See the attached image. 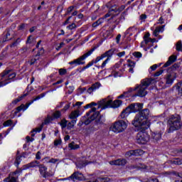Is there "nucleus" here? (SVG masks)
Here are the masks:
<instances>
[{"mask_svg": "<svg viewBox=\"0 0 182 182\" xmlns=\"http://www.w3.org/2000/svg\"><path fill=\"white\" fill-rule=\"evenodd\" d=\"M149 116H150V110L149 109H144L136 114L132 121V124L134 127L146 130L150 127V122L149 121Z\"/></svg>", "mask_w": 182, "mask_h": 182, "instance_id": "f257e3e1", "label": "nucleus"}, {"mask_svg": "<svg viewBox=\"0 0 182 182\" xmlns=\"http://www.w3.org/2000/svg\"><path fill=\"white\" fill-rule=\"evenodd\" d=\"M160 75V71H157L154 74L153 78H145L141 81V84L137 85L134 90H136V93L134 96H139V97H144L147 95V88L153 83V82H157V77Z\"/></svg>", "mask_w": 182, "mask_h": 182, "instance_id": "f03ea898", "label": "nucleus"}, {"mask_svg": "<svg viewBox=\"0 0 182 182\" xmlns=\"http://www.w3.org/2000/svg\"><path fill=\"white\" fill-rule=\"evenodd\" d=\"M178 68H180V65L175 63L168 69L167 73L164 77L165 87H170L174 83V80L177 78V70H178Z\"/></svg>", "mask_w": 182, "mask_h": 182, "instance_id": "7ed1b4c3", "label": "nucleus"}, {"mask_svg": "<svg viewBox=\"0 0 182 182\" xmlns=\"http://www.w3.org/2000/svg\"><path fill=\"white\" fill-rule=\"evenodd\" d=\"M99 114H100V113L99 112H96V107L91 108V109L87 112L84 117H82L80 121L77 124V126H79V127H82L83 124H85V126L90 124L93 120H95L97 118Z\"/></svg>", "mask_w": 182, "mask_h": 182, "instance_id": "20e7f679", "label": "nucleus"}, {"mask_svg": "<svg viewBox=\"0 0 182 182\" xmlns=\"http://www.w3.org/2000/svg\"><path fill=\"white\" fill-rule=\"evenodd\" d=\"M168 124L169 128L166 130L167 133H173L176 130H180L182 127L181 117L178 114L171 115L168 120Z\"/></svg>", "mask_w": 182, "mask_h": 182, "instance_id": "39448f33", "label": "nucleus"}, {"mask_svg": "<svg viewBox=\"0 0 182 182\" xmlns=\"http://www.w3.org/2000/svg\"><path fill=\"white\" fill-rule=\"evenodd\" d=\"M0 87L3 86H6L9 83L15 81V77H16V73L14 72L12 70L6 69L4 72L0 74Z\"/></svg>", "mask_w": 182, "mask_h": 182, "instance_id": "423d86ee", "label": "nucleus"}, {"mask_svg": "<svg viewBox=\"0 0 182 182\" xmlns=\"http://www.w3.org/2000/svg\"><path fill=\"white\" fill-rule=\"evenodd\" d=\"M122 103L123 102L120 100H116L113 102L112 100L103 99L99 101L98 105L99 107H102V109H107L109 107H112L113 109H116L117 107H120L122 106Z\"/></svg>", "mask_w": 182, "mask_h": 182, "instance_id": "0eeeda50", "label": "nucleus"}, {"mask_svg": "<svg viewBox=\"0 0 182 182\" xmlns=\"http://www.w3.org/2000/svg\"><path fill=\"white\" fill-rule=\"evenodd\" d=\"M143 109V104L134 103L129 105L124 111L122 112L120 116L122 119H124L129 113H136Z\"/></svg>", "mask_w": 182, "mask_h": 182, "instance_id": "6e6552de", "label": "nucleus"}, {"mask_svg": "<svg viewBox=\"0 0 182 182\" xmlns=\"http://www.w3.org/2000/svg\"><path fill=\"white\" fill-rule=\"evenodd\" d=\"M127 129V124L124 120H118L112 123L109 127L110 132L114 133H122Z\"/></svg>", "mask_w": 182, "mask_h": 182, "instance_id": "1a4fd4ad", "label": "nucleus"}, {"mask_svg": "<svg viewBox=\"0 0 182 182\" xmlns=\"http://www.w3.org/2000/svg\"><path fill=\"white\" fill-rule=\"evenodd\" d=\"M112 56H113V50H109L100 56L97 57L95 60V63H97L98 62H100V60H102V59H105V58H107L101 65V69H104L106 67V65H107L109 60L112 58Z\"/></svg>", "mask_w": 182, "mask_h": 182, "instance_id": "9d476101", "label": "nucleus"}, {"mask_svg": "<svg viewBox=\"0 0 182 182\" xmlns=\"http://www.w3.org/2000/svg\"><path fill=\"white\" fill-rule=\"evenodd\" d=\"M95 50H96V47L92 48L87 53H85L80 58L70 62L69 65H74L75 66L85 65V61H83V60H85V59H86V58H88V56H90V55H92V53H93V52H95Z\"/></svg>", "mask_w": 182, "mask_h": 182, "instance_id": "9b49d317", "label": "nucleus"}, {"mask_svg": "<svg viewBox=\"0 0 182 182\" xmlns=\"http://www.w3.org/2000/svg\"><path fill=\"white\" fill-rule=\"evenodd\" d=\"M138 144H146L150 140V136L146 132H139L136 137Z\"/></svg>", "mask_w": 182, "mask_h": 182, "instance_id": "f8f14e48", "label": "nucleus"}, {"mask_svg": "<svg viewBox=\"0 0 182 182\" xmlns=\"http://www.w3.org/2000/svg\"><path fill=\"white\" fill-rule=\"evenodd\" d=\"M44 96H45V94H41L40 95L33 98L31 102H27L26 105L22 104L21 106L16 108V110H17L16 113L21 112V110H23V111L26 110V109H28L29 106H31V105L33 103V102H36V100H39V99H42V97H43Z\"/></svg>", "mask_w": 182, "mask_h": 182, "instance_id": "ddd939ff", "label": "nucleus"}, {"mask_svg": "<svg viewBox=\"0 0 182 182\" xmlns=\"http://www.w3.org/2000/svg\"><path fill=\"white\" fill-rule=\"evenodd\" d=\"M109 16L111 17L109 18ZM117 16V14H112L109 9L108 13L104 16V19H106V18H109L108 19V22H109V23H115V25H119V23H120V18H116Z\"/></svg>", "mask_w": 182, "mask_h": 182, "instance_id": "4468645a", "label": "nucleus"}, {"mask_svg": "<svg viewBox=\"0 0 182 182\" xmlns=\"http://www.w3.org/2000/svg\"><path fill=\"white\" fill-rule=\"evenodd\" d=\"M53 120H54L53 117H50L48 115L44 120V122H43L42 124L40 125L38 127L33 129L31 131V133H41V132H42V129H43V125L49 124V123H52Z\"/></svg>", "mask_w": 182, "mask_h": 182, "instance_id": "2eb2a0df", "label": "nucleus"}, {"mask_svg": "<svg viewBox=\"0 0 182 182\" xmlns=\"http://www.w3.org/2000/svg\"><path fill=\"white\" fill-rule=\"evenodd\" d=\"M85 178V176H83V174L80 172H74L70 177L67 178H63L61 179L63 181L65 180H72L73 181H76L78 180L79 181H81V180H83Z\"/></svg>", "mask_w": 182, "mask_h": 182, "instance_id": "dca6fc26", "label": "nucleus"}, {"mask_svg": "<svg viewBox=\"0 0 182 182\" xmlns=\"http://www.w3.org/2000/svg\"><path fill=\"white\" fill-rule=\"evenodd\" d=\"M143 154H144V151L141 149L130 150L126 153L127 157H132V156H143Z\"/></svg>", "mask_w": 182, "mask_h": 182, "instance_id": "f3484780", "label": "nucleus"}, {"mask_svg": "<svg viewBox=\"0 0 182 182\" xmlns=\"http://www.w3.org/2000/svg\"><path fill=\"white\" fill-rule=\"evenodd\" d=\"M127 164V160H126L125 159H119L114 161H110L109 162V164H110V166H126Z\"/></svg>", "mask_w": 182, "mask_h": 182, "instance_id": "a211bd4d", "label": "nucleus"}, {"mask_svg": "<svg viewBox=\"0 0 182 182\" xmlns=\"http://www.w3.org/2000/svg\"><path fill=\"white\" fill-rule=\"evenodd\" d=\"M38 168L40 174L43 177V178L49 177V173H48V167L43 164H40L38 166Z\"/></svg>", "mask_w": 182, "mask_h": 182, "instance_id": "6ab92c4d", "label": "nucleus"}, {"mask_svg": "<svg viewBox=\"0 0 182 182\" xmlns=\"http://www.w3.org/2000/svg\"><path fill=\"white\" fill-rule=\"evenodd\" d=\"M144 41L141 43V48H146V46L150 43V42H153L151 38H150V33H146L143 38Z\"/></svg>", "mask_w": 182, "mask_h": 182, "instance_id": "aec40b11", "label": "nucleus"}, {"mask_svg": "<svg viewBox=\"0 0 182 182\" xmlns=\"http://www.w3.org/2000/svg\"><path fill=\"white\" fill-rule=\"evenodd\" d=\"M43 48H41L38 53L37 54L33 57L30 61H28V63L31 66H32V65H35V63H36L37 60H39V56L43 55Z\"/></svg>", "mask_w": 182, "mask_h": 182, "instance_id": "412c9836", "label": "nucleus"}, {"mask_svg": "<svg viewBox=\"0 0 182 182\" xmlns=\"http://www.w3.org/2000/svg\"><path fill=\"white\" fill-rule=\"evenodd\" d=\"M101 87L102 84H100L99 82H97L92 84V86L87 89V92L89 93V95H92V92L97 90V89L100 88Z\"/></svg>", "mask_w": 182, "mask_h": 182, "instance_id": "4be33fe9", "label": "nucleus"}, {"mask_svg": "<svg viewBox=\"0 0 182 182\" xmlns=\"http://www.w3.org/2000/svg\"><path fill=\"white\" fill-rule=\"evenodd\" d=\"M177 60V55H172L168 58V61L164 65L163 68H168L172 63H174Z\"/></svg>", "mask_w": 182, "mask_h": 182, "instance_id": "5701e85b", "label": "nucleus"}, {"mask_svg": "<svg viewBox=\"0 0 182 182\" xmlns=\"http://www.w3.org/2000/svg\"><path fill=\"white\" fill-rule=\"evenodd\" d=\"M116 5L112 6L110 8V12H115L117 13L119 12V14H120V12H122V11H124L126 6L124 5H122L118 9H113V8H116Z\"/></svg>", "mask_w": 182, "mask_h": 182, "instance_id": "b1692460", "label": "nucleus"}, {"mask_svg": "<svg viewBox=\"0 0 182 182\" xmlns=\"http://www.w3.org/2000/svg\"><path fill=\"white\" fill-rule=\"evenodd\" d=\"M80 111H79V109H76L73 112H72L69 116L70 119H77V117H79V116L80 115Z\"/></svg>", "mask_w": 182, "mask_h": 182, "instance_id": "393cba45", "label": "nucleus"}, {"mask_svg": "<svg viewBox=\"0 0 182 182\" xmlns=\"http://www.w3.org/2000/svg\"><path fill=\"white\" fill-rule=\"evenodd\" d=\"M68 149H70V150H77V149H80V146L76 144L75 141H73L68 144Z\"/></svg>", "mask_w": 182, "mask_h": 182, "instance_id": "a878e982", "label": "nucleus"}, {"mask_svg": "<svg viewBox=\"0 0 182 182\" xmlns=\"http://www.w3.org/2000/svg\"><path fill=\"white\" fill-rule=\"evenodd\" d=\"M27 166L28 168L39 167V166H41V162L38 161H33L29 163Z\"/></svg>", "mask_w": 182, "mask_h": 182, "instance_id": "bb28decb", "label": "nucleus"}, {"mask_svg": "<svg viewBox=\"0 0 182 182\" xmlns=\"http://www.w3.org/2000/svg\"><path fill=\"white\" fill-rule=\"evenodd\" d=\"M103 19H105L104 17L99 18L97 21L94 22L92 23V28H97L99 25H102V23H103Z\"/></svg>", "mask_w": 182, "mask_h": 182, "instance_id": "cd10ccee", "label": "nucleus"}, {"mask_svg": "<svg viewBox=\"0 0 182 182\" xmlns=\"http://www.w3.org/2000/svg\"><path fill=\"white\" fill-rule=\"evenodd\" d=\"M21 43V38H17L13 43L10 45V48H13L14 49H16L18 46Z\"/></svg>", "mask_w": 182, "mask_h": 182, "instance_id": "c85d7f7f", "label": "nucleus"}, {"mask_svg": "<svg viewBox=\"0 0 182 182\" xmlns=\"http://www.w3.org/2000/svg\"><path fill=\"white\" fill-rule=\"evenodd\" d=\"M18 180V178H15L14 176H11V175H9L7 178H6L4 181V182H16V181Z\"/></svg>", "mask_w": 182, "mask_h": 182, "instance_id": "c756f323", "label": "nucleus"}, {"mask_svg": "<svg viewBox=\"0 0 182 182\" xmlns=\"http://www.w3.org/2000/svg\"><path fill=\"white\" fill-rule=\"evenodd\" d=\"M176 87L178 94L181 95V96H182V81L176 83Z\"/></svg>", "mask_w": 182, "mask_h": 182, "instance_id": "7c9ffc66", "label": "nucleus"}, {"mask_svg": "<svg viewBox=\"0 0 182 182\" xmlns=\"http://www.w3.org/2000/svg\"><path fill=\"white\" fill-rule=\"evenodd\" d=\"M130 96H132V94H130V92H129V91H127V92H124L121 95H119L118 97V99H123V97H130Z\"/></svg>", "mask_w": 182, "mask_h": 182, "instance_id": "2f4dec72", "label": "nucleus"}, {"mask_svg": "<svg viewBox=\"0 0 182 182\" xmlns=\"http://www.w3.org/2000/svg\"><path fill=\"white\" fill-rule=\"evenodd\" d=\"M173 164H176V166H181L182 164V159L180 158H177L172 161Z\"/></svg>", "mask_w": 182, "mask_h": 182, "instance_id": "473e14b6", "label": "nucleus"}, {"mask_svg": "<svg viewBox=\"0 0 182 182\" xmlns=\"http://www.w3.org/2000/svg\"><path fill=\"white\" fill-rule=\"evenodd\" d=\"M86 166H87V162L86 161L80 162L77 164L78 168H83V167H86Z\"/></svg>", "mask_w": 182, "mask_h": 182, "instance_id": "72a5a7b5", "label": "nucleus"}, {"mask_svg": "<svg viewBox=\"0 0 182 182\" xmlns=\"http://www.w3.org/2000/svg\"><path fill=\"white\" fill-rule=\"evenodd\" d=\"M62 116V114L60 113V111H56L53 114V119H59Z\"/></svg>", "mask_w": 182, "mask_h": 182, "instance_id": "f704fd0d", "label": "nucleus"}, {"mask_svg": "<svg viewBox=\"0 0 182 182\" xmlns=\"http://www.w3.org/2000/svg\"><path fill=\"white\" fill-rule=\"evenodd\" d=\"M60 124L62 127V129H65L66 126H68V121L66 119H62L61 122H60Z\"/></svg>", "mask_w": 182, "mask_h": 182, "instance_id": "c9c22d12", "label": "nucleus"}, {"mask_svg": "<svg viewBox=\"0 0 182 182\" xmlns=\"http://www.w3.org/2000/svg\"><path fill=\"white\" fill-rule=\"evenodd\" d=\"M97 182H108L110 181V179L109 178H97Z\"/></svg>", "mask_w": 182, "mask_h": 182, "instance_id": "e433bc0d", "label": "nucleus"}, {"mask_svg": "<svg viewBox=\"0 0 182 182\" xmlns=\"http://www.w3.org/2000/svg\"><path fill=\"white\" fill-rule=\"evenodd\" d=\"M159 65L157 64H154L152 66L150 67L149 72V73H151V72H154V70H156V69H157V68H159Z\"/></svg>", "mask_w": 182, "mask_h": 182, "instance_id": "4c0bfd02", "label": "nucleus"}, {"mask_svg": "<svg viewBox=\"0 0 182 182\" xmlns=\"http://www.w3.org/2000/svg\"><path fill=\"white\" fill-rule=\"evenodd\" d=\"M132 168H147V166L144 165V164H139V166H131Z\"/></svg>", "mask_w": 182, "mask_h": 182, "instance_id": "58836bf2", "label": "nucleus"}, {"mask_svg": "<svg viewBox=\"0 0 182 182\" xmlns=\"http://www.w3.org/2000/svg\"><path fill=\"white\" fill-rule=\"evenodd\" d=\"M12 123H13L12 120L9 119L4 122L3 126H4V127H6L8 126H12Z\"/></svg>", "mask_w": 182, "mask_h": 182, "instance_id": "ea45409f", "label": "nucleus"}, {"mask_svg": "<svg viewBox=\"0 0 182 182\" xmlns=\"http://www.w3.org/2000/svg\"><path fill=\"white\" fill-rule=\"evenodd\" d=\"M22 157H25V156L21 155V156H16L15 163L17 164V166H19V164L21 163V159H22Z\"/></svg>", "mask_w": 182, "mask_h": 182, "instance_id": "a19ab883", "label": "nucleus"}, {"mask_svg": "<svg viewBox=\"0 0 182 182\" xmlns=\"http://www.w3.org/2000/svg\"><path fill=\"white\" fill-rule=\"evenodd\" d=\"M96 124H103L105 123V119H102V117H100L95 120Z\"/></svg>", "mask_w": 182, "mask_h": 182, "instance_id": "79ce46f5", "label": "nucleus"}, {"mask_svg": "<svg viewBox=\"0 0 182 182\" xmlns=\"http://www.w3.org/2000/svg\"><path fill=\"white\" fill-rule=\"evenodd\" d=\"M154 36H159L160 35V26H157L154 31Z\"/></svg>", "mask_w": 182, "mask_h": 182, "instance_id": "37998d69", "label": "nucleus"}, {"mask_svg": "<svg viewBox=\"0 0 182 182\" xmlns=\"http://www.w3.org/2000/svg\"><path fill=\"white\" fill-rule=\"evenodd\" d=\"M9 36H11V31L10 30H7L5 37H6V40L5 41H11V38H9Z\"/></svg>", "mask_w": 182, "mask_h": 182, "instance_id": "c03bdc74", "label": "nucleus"}, {"mask_svg": "<svg viewBox=\"0 0 182 182\" xmlns=\"http://www.w3.org/2000/svg\"><path fill=\"white\" fill-rule=\"evenodd\" d=\"M182 49V43H181V41H178L177 43H176V50H181Z\"/></svg>", "mask_w": 182, "mask_h": 182, "instance_id": "a18cd8bd", "label": "nucleus"}, {"mask_svg": "<svg viewBox=\"0 0 182 182\" xmlns=\"http://www.w3.org/2000/svg\"><path fill=\"white\" fill-rule=\"evenodd\" d=\"M77 28V26L75 23H73L72 24L69 25L68 26H67L68 29H70V31H72L73 29H75Z\"/></svg>", "mask_w": 182, "mask_h": 182, "instance_id": "49530a36", "label": "nucleus"}, {"mask_svg": "<svg viewBox=\"0 0 182 182\" xmlns=\"http://www.w3.org/2000/svg\"><path fill=\"white\" fill-rule=\"evenodd\" d=\"M59 72V75H60V76H63V75H65L66 73V69H63V68H60L58 70Z\"/></svg>", "mask_w": 182, "mask_h": 182, "instance_id": "de8ad7c7", "label": "nucleus"}, {"mask_svg": "<svg viewBox=\"0 0 182 182\" xmlns=\"http://www.w3.org/2000/svg\"><path fill=\"white\" fill-rule=\"evenodd\" d=\"M128 62L129 63L128 66L129 68H134V66H136V63H134V61H132L130 60H128Z\"/></svg>", "mask_w": 182, "mask_h": 182, "instance_id": "09e8293b", "label": "nucleus"}, {"mask_svg": "<svg viewBox=\"0 0 182 182\" xmlns=\"http://www.w3.org/2000/svg\"><path fill=\"white\" fill-rule=\"evenodd\" d=\"M133 55L135 58H141V53L140 52H134Z\"/></svg>", "mask_w": 182, "mask_h": 182, "instance_id": "8fccbe9b", "label": "nucleus"}, {"mask_svg": "<svg viewBox=\"0 0 182 182\" xmlns=\"http://www.w3.org/2000/svg\"><path fill=\"white\" fill-rule=\"evenodd\" d=\"M95 60L90 62L87 65H85L86 69H88V68H90V66H93Z\"/></svg>", "mask_w": 182, "mask_h": 182, "instance_id": "3c124183", "label": "nucleus"}, {"mask_svg": "<svg viewBox=\"0 0 182 182\" xmlns=\"http://www.w3.org/2000/svg\"><path fill=\"white\" fill-rule=\"evenodd\" d=\"M95 60L90 62L87 65H85L86 69H88V68H90V66H93Z\"/></svg>", "mask_w": 182, "mask_h": 182, "instance_id": "603ef678", "label": "nucleus"}, {"mask_svg": "<svg viewBox=\"0 0 182 182\" xmlns=\"http://www.w3.org/2000/svg\"><path fill=\"white\" fill-rule=\"evenodd\" d=\"M95 60L90 62L87 65H85L86 69H88V68H90V66H93Z\"/></svg>", "mask_w": 182, "mask_h": 182, "instance_id": "864d4df0", "label": "nucleus"}, {"mask_svg": "<svg viewBox=\"0 0 182 182\" xmlns=\"http://www.w3.org/2000/svg\"><path fill=\"white\" fill-rule=\"evenodd\" d=\"M57 161H59V159L52 158L49 160L48 163H53V164H55V163H57Z\"/></svg>", "mask_w": 182, "mask_h": 182, "instance_id": "5fc2aeb1", "label": "nucleus"}, {"mask_svg": "<svg viewBox=\"0 0 182 182\" xmlns=\"http://www.w3.org/2000/svg\"><path fill=\"white\" fill-rule=\"evenodd\" d=\"M62 143V140L57 139L54 141V146H59Z\"/></svg>", "mask_w": 182, "mask_h": 182, "instance_id": "6e6d98bb", "label": "nucleus"}, {"mask_svg": "<svg viewBox=\"0 0 182 182\" xmlns=\"http://www.w3.org/2000/svg\"><path fill=\"white\" fill-rule=\"evenodd\" d=\"M69 107H70V105L67 104L65 105V107H63V109L62 110L63 112H66V110H68Z\"/></svg>", "mask_w": 182, "mask_h": 182, "instance_id": "4d7b16f0", "label": "nucleus"}, {"mask_svg": "<svg viewBox=\"0 0 182 182\" xmlns=\"http://www.w3.org/2000/svg\"><path fill=\"white\" fill-rule=\"evenodd\" d=\"M41 151H38L36 154V160H41Z\"/></svg>", "mask_w": 182, "mask_h": 182, "instance_id": "13d9d810", "label": "nucleus"}, {"mask_svg": "<svg viewBox=\"0 0 182 182\" xmlns=\"http://www.w3.org/2000/svg\"><path fill=\"white\" fill-rule=\"evenodd\" d=\"M124 55H126V52H124V51L117 53V56H119V58H122V57L124 56Z\"/></svg>", "mask_w": 182, "mask_h": 182, "instance_id": "bf43d9fd", "label": "nucleus"}, {"mask_svg": "<svg viewBox=\"0 0 182 182\" xmlns=\"http://www.w3.org/2000/svg\"><path fill=\"white\" fill-rule=\"evenodd\" d=\"M120 38H122V35L118 34L116 37L117 43H119V42H120Z\"/></svg>", "mask_w": 182, "mask_h": 182, "instance_id": "052dcab7", "label": "nucleus"}, {"mask_svg": "<svg viewBox=\"0 0 182 182\" xmlns=\"http://www.w3.org/2000/svg\"><path fill=\"white\" fill-rule=\"evenodd\" d=\"M147 18V16L146 15V14H141V16H140V19L141 20V21H143V20H144V19H146Z\"/></svg>", "mask_w": 182, "mask_h": 182, "instance_id": "680f3d73", "label": "nucleus"}, {"mask_svg": "<svg viewBox=\"0 0 182 182\" xmlns=\"http://www.w3.org/2000/svg\"><path fill=\"white\" fill-rule=\"evenodd\" d=\"M74 8H75V7H74L73 6H70V7L68 9V14H70V12H72V11H73Z\"/></svg>", "mask_w": 182, "mask_h": 182, "instance_id": "e2e57ef3", "label": "nucleus"}, {"mask_svg": "<svg viewBox=\"0 0 182 182\" xmlns=\"http://www.w3.org/2000/svg\"><path fill=\"white\" fill-rule=\"evenodd\" d=\"M165 27H166V24L162 25V26H160V32H161V33L164 32V28H165Z\"/></svg>", "mask_w": 182, "mask_h": 182, "instance_id": "0e129e2a", "label": "nucleus"}, {"mask_svg": "<svg viewBox=\"0 0 182 182\" xmlns=\"http://www.w3.org/2000/svg\"><path fill=\"white\" fill-rule=\"evenodd\" d=\"M83 105V102H77L74 106H77L78 107H80Z\"/></svg>", "mask_w": 182, "mask_h": 182, "instance_id": "69168bd1", "label": "nucleus"}, {"mask_svg": "<svg viewBox=\"0 0 182 182\" xmlns=\"http://www.w3.org/2000/svg\"><path fill=\"white\" fill-rule=\"evenodd\" d=\"M35 29H36V27L33 26L30 28V32L32 33V32H35Z\"/></svg>", "mask_w": 182, "mask_h": 182, "instance_id": "338daca9", "label": "nucleus"}, {"mask_svg": "<svg viewBox=\"0 0 182 182\" xmlns=\"http://www.w3.org/2000/svg\"><path fill=\"white\" fill-rule=\"evenodd\" d=\"M74 124H72V122H69L68 124V127H70V129H72V127H74Z\"/></svg>", "mask_w": 182, "mask_h": 182, "instance_id": "774afa93", "label": "nucleus"}]
</instances>
